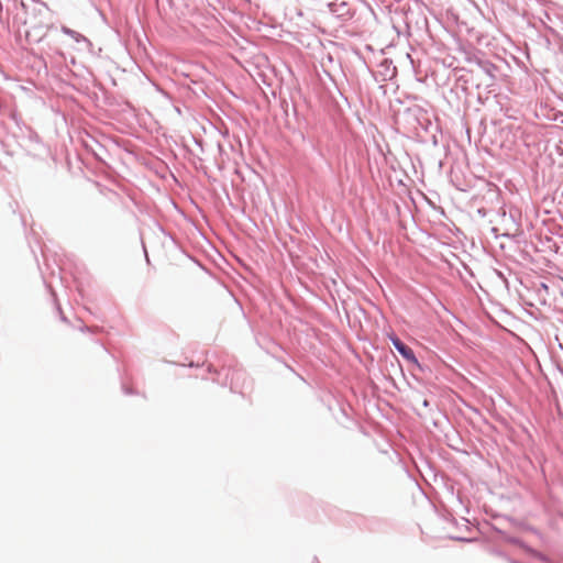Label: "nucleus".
Returning a JSON list of instances; mask_svg holds the SVG:
<instances>
[{"label":"nucleus","instance_id":"f257e3e1","mask_svg":"<svg viewBox=\"0 0 563 563\" xmlns=\"http://www.w3.org/2000/svg\"><path fill=\"white\" fill-rule=\"evenodd\" d=\"M391 342L394 344V346L396 347V350L405 357L407 358L408 361H413L416 362V357H415V354H413V351L407 346L406 344H404L398 338H391Z\"/></svg>","mask_w":563,"mask_h":563},{"label":"nucleus","instance_id":"f03ea898","mask_svg":"<svg viewBox=\"0 0 563 563\" xmlns=\"http://www.w3.org/2000/svg\"><path fill=\"white\" fill-rule=\"evenodd\" d=\"M47 30H48L47 25L40 27V30L37 32V40L42 38L46 34Z\"/></svg>","mask_w":563,"mask_h":563},{"label":"nucleus","instance_id":"7ed1b4c3","mask_svg":"<svg viewBox=\"0 0 563 563\" xmlns=\"http://www.w3.org/2000/svg\"><path fill=\"white\" fill-rule=\"evenodd\" d=\"M31 36V30H26V37Z\"/></svg>","mask_w":563,"mask_h":563}]
</instances>
